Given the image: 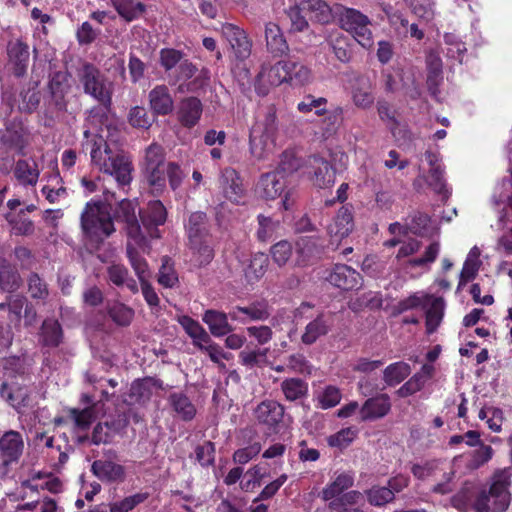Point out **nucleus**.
Listing matches in <instances>:
<instances>
[{"mask_svg":"<svg viewBox=\"0 0 512 512\" xmlns=\"http://www.w3.org/2000/svg\"><path fill=\"white\" fill-rule=\"evenodd\" d=\"M144 173L151 192L156 195L165 190L167 179L172 190H176L183 180L180 166L166 162L164 148L157 143H152L145 150Z\"/></svg>","mask_w":512,"mask_h":512,"instance_id":"nucleus-1","label":"nucleus"},{"mask_svg":"<svg viewBox=\"0 0 512 512\" xmlns=\"http://www.w3.org/2000/svg\"><path fill=\"white\" fill-rule=\"evenodd\" d=\"M92 163L100 171L111 175L121 186L128 185L132 180V162L131 158L123 151H113L106 141L103 134L99 135L90 152Z\"/></svg>","mask_w":512,"mask_h":512,"instance_id":"nucleus-2","label":"nucleus"},{"mask_svg":"<svg viewBox=\"0 0 512 512\" xmlns=\"http://www.w3.org/2000/svg\"><path fill=\"white\" fill-rule=\"evenodd\" d=\"M511 471L510 469H501L494 473L492 483L487 491L480 490L474 501L473 509L475 512H503L510 503V493L508 487L510 485Z\"/></svg>","mask_w":512,"mask_h":512,"instance_id":"nucleus-3","label":"nucleus"},{"mask_svg":"<svg viewBox=\"0 0 512 512\" xmlns=\"http://www.w3.org/2000/svg\"><path fill=\"white\" fill-rule=\"evenodd\" d=\"M81 228L91 241L101 242L114 231L109 207L101 202H88L81 213Z\"/></svg>","mask_w":512,"mask_h":512,"instance_id":"nucleus-4","label":"nucleus"},{"mask_svg":"<svg viewBox=\"0 0 512 512\" xmlns=\"http://www.w3.org/2000/svg\"><path fill=\"white\" fill-rule=\"evenodd\" d=\"M278 132L277 110L274 105L267 106L250 129V151L260 158L268 140L273 141Z\"/></svg>","mask_w":512,"mask_h":512,"instance_id":"nucleus-5","label":"nucleus"},{"mask_svg":"<svg viewBox=\"0 0 512 512\" xmlns=\"http://www.w3.org/2000/svg\"><path fill=\"white\" fill-rule=\"evenodd\" d=\"M78 79L83 86L84 92L106 108L111 105L113 85L100 70L90 63H85L78 70Z\"/></svg>","mask_w":512,"mask_h":512,"instance_id":"nucleus-6","label":"nucleus"},{"mask_svg":"<svg viewBox=\"0 0 512 512\" xmlns=\"http://www.w3.org/2000/svg\"><path fill=\"white\" fill-rule=\"evenodd\" d=\"M339 21L341 27L349 32L363 48L373 47V33L369 27L371 20L368 16L354 8H343Z\"/></svg>","mask_w":512,"mask_h":512,"instance_id":"nucleus-7","label":"nucleus"},{"mask_svg":"<svg viewBox=\"0 0 512 512\" xmlns=\"http://www.w3.org/2000/svg\"><path fill=\"white\" fill-rule=\"evenodd\" d=\"M138 203L135 200L124 199L119 202L116 209V217L125 223L127 240L134 241L137 245L145 243V233L136 217Z\"/></svg>","mask_w":512,"mask_h":512,"instance_id":"nucleus-8","label":"nucleus"},{"mask_svg":"<svg viewBox=\"0 0 512 512\" xmlns=\"http://www.w3.org/2000/svg\"><path fill=\"white\" fill-rule=\"evenodd\" d=\"M288 61H279L274 65H263L259 72L256 82L255 90L258 95L265 96L268 94L271 87L278 86L283 82H288L289 79Z\"/></svg>","mask_w":512,"mask_h":512,"instance_id":"nucleus-9","label":"nucleus"},{"mask_svg":"<svg viewBox=\"0 0 512 512\" xmlns=\"http://www.w3.org/2000/svg\"><path fill=\"white\" fill-rule=\"evenodd\" d=\"M0 142L7 150L24 156L25 149L30 144V133L20 121L13 120L1 132Z\"/></svg>","mask_w":512,"mask_h":512,"instance_id":"nucleus-10","label":"nucleus"},{"mask_svg":"<svg viewBox=\"0 0 512 512\" xmlns=\"http://www.w3.org/2000/svg\"><path fill=\"white\" fill-rule=\"evenodd\" d=\"M23 435L15 430H8L0 433V462L3 466L9 467L17 463L24 451Z\"/></svg>","mask_w":512,"mask_h":512,"instance_id":"nucleus-11","label":"nucleus"},{"mask_svg":"<svg viewBox=\"0 0 512 512\" xmlns=\"http://www.w3.org/2000/svg\"><path fill=\"white\" fill-rule=\"evenodd\" d=\"M139 215L146 240L159 238L158 226L163 225L167 218V211L163 203L159 200L150 201L144 210H139Z\"/></svg>","mask_w":512,"mask_h":512,"instance_id":"nucleus-12","label":"nucleus"},{"mask_svg":"<svg viewBox=\"0 0 512 512\" xmlns=\"http://www.w3.org/2000/svg\"><path fill=\"white\" fill-rule=\"evenodd\" d=\"M220 31L237 59L244 60L250 56L252 42L242 28L232 23H224Z\"/></svg>","mask_w":512,"mask_h":512,"instance_id":"nucleus-13","label":"nucleus"},{"mask_svg":"<svg viewBox=\"0 0 512 512\" xmlns=\"http://www.w3.org/2000/svg\"><path fill=\"white\" fill-rule=\"evenodd\" d=\"M219 185L224 196L235 204L245 202L246 191L239 173L231 167L221 170Z\"/></svg>","mask_w":512,"mask_h":512,"instance_id":"nucleus-14","label":"nucleus"},{"mask_svg":"<svg viewBox=\"0 0 512 512\" xmlns=\"http://www.w3.org/2000/svg\"><path fill=\"white\" fill-rule=\"evenodd\" d=\"M349 90L351 100L357 108L367 110L373 106L375 95L372 83L368 77L355 74L349 80Z\"/></svg>","mask_w":512,"mask_h":512,"instance_id":"nucleus-15","label":"nucleus"},{"mask_svg":"<svg viewBox=\"0 0 512 512\" xmlns=\"http://www.w3.org/2000/svg\"><path fill=\"white\" fill-rule=\"evenodd\" d=\"M308 174L314 185L326 188L335 182V170L332 165L322 157L312 156L307 162Z\"/></svg>","mask_w":512,"mask_h":512,"instance_id":"nucleus-16","label":"nucleus"},{"mask_svg":"<svg viewBox=\"0 0 512 512\" xmlns=\"http://www.w3.org/2000/svg\"><path fill=\"white\" fill-rule=\"evenodd\" d=\"M8 67L16 77L26 74L29 62V46L17 39L7 45Z\"/></svg>","mask_w":512,"mask_h":512,"instance_id":"nucleus-17","label":"nucleus"},{"mask_svg":"<svg viewBox=\"0 0 512 512\" xmlns=\"http://www.w3.org/2000/svg\"><path fill=\"white\" fill-rule=\"evenodd\" d=\"M391 410V400L387 394H379L367 399L359 410L361 421H373L385 417Z\"/></svg>","mask_w":512,"mask_h":512,"instance_id":"nucleus-18","label":"nucleus"},{"mask_svg":"<svg viewBox=\"0 0 512 512\" xmlns=\"http://www.w3.org/2000/svg\"><path fill=\"white\" fill-rule=\"evenodd\" d=\"M328 281L343 290L357 289L361 285V276L345 264H337L328 276Z\"/></svg>","mask_w":512,"mask_h":512,"instance_id":"nucleus-19","label":"nucleus"},{"mask_svg":"<svg viewBox=\"0 0 512 512\" xmlns=\"http://www.w3.org/2000/svg\"><path fill=\"white\" fill-rule=\"evenodd\" d=\"M257 421L269 428L276 427L284 416V407L274 400H264L254 410Z\"/></svg>","mask_w":512,"mask_h":512,"instance_id":"nucleus-20","label":"nucleus"},{"mask_svg":"<svg viewBox=\"0 0 512 512\" xmlns=\"http://www.w3.org/2000/svg\"><path fill=\"white\" fill-rule=\"evenodd\" d=\"M203 112V105L196 97H187L180 101L177 110V119L186 128H192L199 122Z\"/></svg>","mask_w":512,"mask_h":512,"instance_id":"nucleus-21","label":"nucleus"},{"mask_svg":"<svg viewBox=\"0 0 512 512\" xmlns=\"http://www.w3.org/2000/svg\"><path fill=\"white\" fill-rule=\"evenodd\" d=\"M150 109L155 115H168L173 111L174 100L169 88L164 85H156L148 95Z\"/></svg>","mask_w":512,"mask_h":512,"instance_id":"nucleus-22","label":"nucleus"},{"mask_svg":"<svg viewBox=\"0 0 512 512\" xmlns=\"http://www.w3.org/2000/svg\"><path fill=\"white\" fill-rule=\"evenodd\" d=\"M93 474L103 482H121L125 478V469L122 465L109 460H95L91 466Z\"/></svg>","mask_w":512,"mask_h":512,"instance_id":"nucleus-23","label":"nucleus"},{"mask_svg":"<svg viewBox=\"0 0 512 512\" xmlns=\"http://www.w3.org/2000/svg\"><path fill=\"white\" fill-rule=\"evenodd\" d=\"M286 188V177L281 171L263 174L259 181L261 195L266 199L274 200L280 197Z\"/></svg>","mask_w":512,"mask_h":512,"instance_id":"nucleus-24","label":"nucleus"},{"mask_svg":"<svg viewBox=\"0 0 512 512\" xmlns=\"http://www.w3.org/2000/svg\"><path fill=\"white\" fill-rule=\"evenodd\" d=\"M137 249L146 251L148 249V240L145 239V243L143 245H137L134 241L127 240L126 245V253L130 265L138 277L139 282L144 283L145 281H149L150 271L146 260L139 255Z\"/></svg>","mask_w":512,"mask_h":512,"instance_id":"nucleus-25","label":"nucleus"},{"mask_svg":"<svg viewBox=\"0 0 512 512\" xmlns=\"http://www.w3.org/2000/svg\"><path fill=\"white\" fill-rule=\"evenodd\" d=\"M354 228L353 216L351 210L343 206L341 207L333 222L328 227V233L334 241H341L347 237Z\"/></svg>","mask_w":512,"mask_h":512,"instance_id":"nucleus-26","label":"nucleus"},{"mask_svg":"<svg viewBox=\"0 0 512 512\" xmlns=\"http://www.w3.org/2000/svg\"><path fill=\"white\" fill-rule=\"evenodd\" d=\"M318 240L314 237H300L295 243V266L309 265L319 254Z\"/></svg>","mask_w":512,"mask_h":512,"instance_id":"nucleus-27","label":"nucleus"},{"mask_svg":"<svg viewBox=\"0 0 512 512\" xmlns=\"http://www.w3.org/2000/svg\"><path fill=\"white\" fill-rule=\"evenodd\" d=\"M40 169L35 161L19 159L13 169V175L17 183L23 187H35L39 177Z\"/></svg>","mask_w":512,"mask_h":512,"instance_id":"nucleus-28","label":"nucleus"},{"mask_svg":"<svg viewBox=\"0 0 512 512\" xmlns=\"http://www.w3.org/2000/svg\"><path fill=\"white\" fill-rule=\"evenodd\" d=\"M425 158L430 165L429 171V186L438 194H442L444 197L448 196L446 184L443 179V169L440 164L439 155L433 151H426Z\"/></svg>","mask_w":512,"mask_h":512,"instance_id":"nucleus-29","label":"nucleus"},{"mask_svg":"<svg viewBox=\"0 0 512 512\" xmlns=\"http://www.w3.org/2000/svg\"><path fill=\"white\" fill-rule=\"evenodd\" d=\"M265 39L268 51L274 56H282L288 52V43L277 24L273 22L266 24Z\"/></svg>","mask_w":512,"mask_h":512,"instance_id":"nucleus-30","label":"nucleus"},{"mask_svg":"<svg viewBox=\"0 0 512 512\" xmlns=\"http://www.w3.org/2000/svg\"><path fill=\"white\" fill-rule=\"evenodd\" d=\"M423 305L427 307L426 311V329L431 334L436 331L440 325L444 314V300L440 297H426Z\"/></svg>","mask_w":512,"mask_h":512,"instance_id":"nucleus-31","label":"nucleus"},{"mask_svg":"<svg viewBox=\"0 0 512 512\" xmlns=\"http://www.w3.org/2000/svg\"><path fill=\"white\" fill-rule=\"evenodd\" d=\"M230 315L242 322H246L247 319L261 321L269 317V311L265 302H255L246 307H235Z\"/></svg>","mask_w":512,"mask_h":512,"instance_id":"nucleus-32","label":"nucleus"},{"mask_svg":"<svg viewBox=\"0 0 512 512\" xmlns=\"http://www.w3.org/2000/svg\"><path fill=\"white\" fill-rule=\"evenodd\" d=\"M354 475L351 472H342L328 484L321 492L322 499L332 501L339 497L345 490L353 486Z\"/></svg>","mask_w":512,"mask_h":512,"instance_id":"nucleus-33","label":"nucleus"},{"mask_svg":"<svg viewBox=\"0 0 512 512\" xmlns=\"http://www.w3.org/2000/svg\"><path fill=\"white\" fill-rule=\"evenodd\" d=\"M0 394L19 413L22 408L29 406L30 397L26 387L19 385L8 387L6 384H3Z\"/></svg>","mask_w":512,"mask_h":512,"instance_id":"nucleus-34","label":"nucleus"},{"mask_svg":"<svg viewBox=\"0 0 512 512\" xmlns=\"http://www.w3.org/2000/svg\"><path fill=\"white\" fill-rule=\"evenodd\" d=\"M109 281L118 286L126 287L131 293H138L137 282L129 275L128 269L121 264H112L107 268Z\"/></svg>","mask_w":512,"mask_h":512,"instance_id":"nucleus-35","label":"nucleus"},{"mask_svg":"<svg viewBox=\"0 0 512 512\" xmlns=\"http://www.w3.org/2000/svg\"><path fill=\"white\" fill-rule=\"evenodd\" d=\"M330 329V323L323 314L317 315L312 321H310L301 336V340L306 345L315 343L321 336L328 333Z\"/></svg>","mask_w":512,"mask_h":512,"instance_id":"nucleus-36","label":"nucleus"},{"mask_svg":"<svg viewBox=\"0 0 512 512\" xmlns=\"http://www.w3.org/2000/svg\"><path fill=\"white\" fill-rule=\"evenodd\" d=\"M295 3L320 23H328L332 18L331 9L323 0H295Z\"/></svg>","mask_w":512,"mask_h":512,"instance_id":"nucleus-37","label":"nucleus"},{"mask_svg":"<svg viewBox=\"0 0 512 512\" xmlns=\"http://www.w3.org/2000/svg\"><path fill=\"white\" fill-rule=\"evenodd\" d=\"M268 265L269 259L265 253L258 252L253 254L249 260V264L244 269L247 282L253 284L259 281L266 273Z\"/></svg>","mask_w":512,"mask_h":512,"instance_id":"nucleus-38","label":"nucleus"},{"mask_svg":"<svg viewBox=\"0 0 512 512\" xmlns=\"http://www.w3.org/2000/svg\"><path fill=\"white\" fill-rule=\"evenodd\" d=\"M203 321L208 325L212 335L221 337L228 334L232 328L228 323L227 315L215 310H207Z\"/></svg>","mask_w":512,"mask_h":512,"instance_id":"nucleus-39","label":"nucleus"},{"mask_svg":"<svg viewBox=\"0 0 512 512\" xmlns=\"http://www.w3.org/2000/svg\"><path fill=\"white\" fill-rule=\"evenodd\" d=\"M168 401L177 413L185 421L192 420L196 415V408L191 400L182 392H175L170 394Z\"/></svg>","mask_w":512,"mask_h":512,"instance_id":"nucleus-40","label":"nucleus"},{"mask_svg":"<svg viewBox=\"0 0 512 512\" xmlns=\"http://www.w3.org/2000/svg\"><path fill=\"white\" fill-rule=\"evenodd\" d=\"M194 241L189 239L191 249L193 250L195 260L199 265H207L214 257V250L212 247V239L210 236L197 237Z\"/></svg>","mask_w":512,"mask_h":512,"instance_id":"nucleus-41","label":"nucleus"},{"mask_svg":"<svg viewBox=\"0 0 512 512\" xmlns=\"http://www.w3.org/2000/svg\"><path fill=\"white\" fill-rule=\"evenodd\" d=\"M112 6L127 22L137 19L145 10V6L136 0H111Z\"/></svg>","mask_w":512,"mask_h":512,"instance_id":"nucleus-42","label":"nucleus"},{"mask_svg":"<svg viewBox=\"0 0 512 512\" xmlns=\"http://www.w3.org/2000/svg\"><path fill=\"white\" fill-rule=\"evenodd\" d=\"M411 373V367L406 362H395L388 365L383 372V380L388 386L401 383Z\"/></svg>","mask_w":512,"mask_h":512,"instance_id":"nucleus-43","label":"nucleus"},{"mask_svg":"<svg viewBox=\"0 0 512 512\" xmlns=\"http://www.w3.org/2000/svg\"><path fill=\"white\" fill-rule=\"evenodd\" d=\"M21 285V278L6 261L0 258V288L3 291L13 292Z\"/></svg>","mask_w":512,"mask_h":512,"instance_id":"nucleus-44","label":"nucleus"},{"mask_svg":"<svg viewBox=\"0 0 512 512\" xmlns=\"http://www.w3.org/2000/svg\"><path fill=\"white\" fill-rule=\"evenodd\" d=\"M48 181L50 183L44 185L41 189L42 194L45 196L48 202L56 203L67 196V190L62 185V179L60 178L58 172L54 175H51Z\"/></svg>","mask_w":512,"mask_h":512,"instance_id":"nucleus-45","label":"nucleus"},{"mask_svg":"<svg viewBox=\"0 0 512 512\" xmlns=\"http://www.w3.org/2000/svg\"><path fill=\"white\" fill-rule=\"evenodd\" d=\"M281 390L288 401L303 398L308 392V385L299 378H289L281 383Z\"/></svg>","mask_w":512,"mask_h":512,"instance_id":"nucleus-46","label":"nucleus"},{"mask_svg":"<svg viewBox=\"0 0 512 512\" xmlns=\"http://www.w3.org/2000/svg\"><path fill=\"white\" fill-rule=\"evenodd\" d=\"M40 339L45 346H58L62 339L60 324L56 320H45L42 324Z\"/></svg>","mask_w":512,"mask_h":512,"instance_id":"nucleus-47","label":"nucleus"},{"mask_svg":"<svg viewBox=\"0 0 512 512\" xmlns=\"http://www.w3.org/2000/svg\"><path fill=\"white\" fill-rule=\"evenodd\" d=\"M189 239L197 241V237L210 236L206 228V214L203 212H194L190 215L186 225Z\"/></svg>","mask_w":512,"mask_h":512,"instance_id":"nucleus-48","label":"nucleus"},{"mask_svg":"<svg viewBox=\"0 0 512 512\" xmlns=\"http://www.w3.org/2000/svg\"><path fill=\"white\" fill-rule=\"evenodd\" d=\"M26 303V298L21 295H11L7 301L0 303V310H8L11 323L18 325L21 320L22 310Z\"/></svg>","mask_w":512,"mask_h":512,"instance_id":"nucleus-49","label":"nucleus"},{"mask_svg":"<svg viewBox=\"0 0 512 512\" xmlns=\"http://www.w3.org/2000/svg\"><path fill=\"white\" fill-rule=\"evenodd\" d=\"M358 429L354 427L343 428L335 434L327 438V443L330 447L338 448L340 450L348 447L357 437Z\"/></svg>","mask_w":512,"mask_h":512,"instance_id":"nucleus-50","label":"nucleus"},{"mask_svg":"<svg viewBox=\"0 0 512 512\" xmlns=\"http://www.w3.org/2000/svg\"><path fill=\"white\" fill-rule=\"evenodd\" d=\"M108 314L112 321L120 326L129 325L134 317L133 309L120 302H114L110 305Z\"/></svg>","mask_w":512,"mask_h":512,"instance_id":"nucleus-51","label":"nucleus"},{"mask_svg":"<svg viewBox=\"0 0 512 512\" xmlns=\"http://www.w3.org/2000/svg\"><path fill=\"white\" fill-rule=\"evenodd\" d=\"M28 293L35 300L46 301L49 296L47 283L36 273H31L27 279Z\"/></svg>","mask_w":512,"mask_h":512,"instance_id":"nucleus-52","label":"nucleus"},{"mask_svg":"<svg viewBox=\"0 0 512 512\" xmlns=\"http://www.w3.org/2000/svg\"><path fill=\"white\" fill-rule=\"evenodd\" d=\"M270 254L273 262L282 267L292 258L293 246L289 241L281 240L271 246Z\"/></svg>","mask_w":512,"mask_h":512,"instance_id":"nucleus-53","label":"nucleus"},{"mask_svg":"<svg viewBox=\"0 0 512 512\" xmlns=\"http://www.w3.org/2000/svg\"><path fill=\"white\" fill-rule=\"evenodd\" d=\"M326 105V98H316L312 95H307L301 102L298 103L297 109L301 113H309L314 111L317 116H323L327 113Z\"/></svg>","mask_w":512,"mask_h":512,"instance_id":"nucleus-54","label":"nucleus"},{"mask_svg":"<svg viewBox=\"0 0 512 512\" xmlns=\"http://www.w3.org/2000/svg\"><path fill=\"white\" fill-rule=\"evenodd\" d=\"M444 43L447 46V57L461 63L466 52L465 44L453 33H446L444 35Z\"/></svg>","mask_w":512,"mask_h":512,"instance_id":"nucleus-55","label":"nucleus"},{"mask_svg":"<svg viewBox=\"0 0 512 512\" xmlns=\"http://www.w3.org/2000/svg\"><path fill=\"white\" fill-rule=\"evenodd\" d=\"M365 494L368 502L373 506H383L394 500L393 490L385 486H373Z\"/></svg>","mask_w":512,"mask_h":512,"instance_id":"nucleus-56","label":"nucleus"},{"mask_svg":"<svg viewBox=\"0 0 512 512\" xmlns=\"http://www.w3.org/2000/svg\"><path fill=\"white\" fill-rule=\"evenodd\" d=\"M150 396L151 391L147 382L136 380L131 385L129 399H124V402L129 405L143 404L149 400Z\"/></svg>","mask_w":512,"mask_h":512,"instance_id":"nucleus-57","label":"nucleus"},{"mask_svg":"<svg viewBox=\"0 0 512 512\" xmlns=\"http://www.w3.org/2000/svg\"><path fill=\"white\" fill-rule=\"evenodd\" d=\"M341 398L342 394L339 388L335 386H327L318 393L316 400L321 409H330L338 405Z\"/></svg>","mask_w":512,"mask_h":512,"instance_id":"nucleus-58","label":"nucleus"},{"mask_svg":"<svg viewBox=\"0 0 512 512\" xmlns=\"http://www.w3.org/2000/svg\"><path fill=\"white\" fill-rule=\"evenodd\" d=\"M20 102L18 108L21 112L32 113L40 103V92L36 87L28 88L20 93Z\"/></svg>","mask_w":512,"mask_h":512,"instance_id":"nucleus-59","label":"nucleus"},{"mask_svg":"<svg viewBox=\"0 0 512 512\" xmlns=\"http://www.w3.org/2000/svg\"><path fill=\"white\" fill-rule=\"evenodd\" d=\"M128 122L134 128L149 129L153 123V119L149 116L146 109L142 106H135L130 109L128 114Z\"/></svg>","mask_w":512,"mask_h":512,"instance_id":"nucleus-60","label":"nucleus"},{"mask_svg":"<svg viewBox=\"0 0 512 512\" xmlns=\"http://www.w3.org/2000/svg\"><path fill=\"white\" fill-rule=\"evenodd\" d=\"M289 67V79L288 82L303 85L308 83L311 79V71L305 65L288 60Z\"/></svg>","mask_w":512,"mask_h":512,"instance_id":"nucleus-61","label":"nucleus"},{"mask_svg":"<svg viewBox=\"0 0 512 512\" xmlns=\"http://www.w3.org/2000/svg\"><path fill=\"white\" fill-rule=\"evenodd\" d=\"M362 493L356 490L342 493L339 497L329 502V508L333 511H339L348 506H353L359 503L362 499Z\"/></svg>","mask_w":512,"mask_h":512,"instance_id":"nucleus-62","label":"nucleus"},{"mask_svg":"<svg viewBox=\"0 0 512 512\" xmlns=\"http://www.w3.org/2000/svg\"><path fill=\"white\" fill-rule=\"evenodd\" d=\"M493 456V449L489 445L481 444L480 447L470 454L467 466L470 469H477L487 463Z\"/></svg>","mask_w":512,"mask_h":512,"instance_id":"nucleus-63","label":"nucleus"},{"mask_svg":"<svg viewBox=\"0 0 512 512\" xmlns=\"http://www.w3.org/2000/svg\"><path fill=\"white\" fill-rule=\"evenodd\" d=\"M148 498L147 493H136L128 496L121 501L115 502L110 508V512H129L138 504Z\"/></svg>","mask_w":512,"mask_h":512,"instance_id":"nucleus-64","label":"nucleus"}]
</instances>
